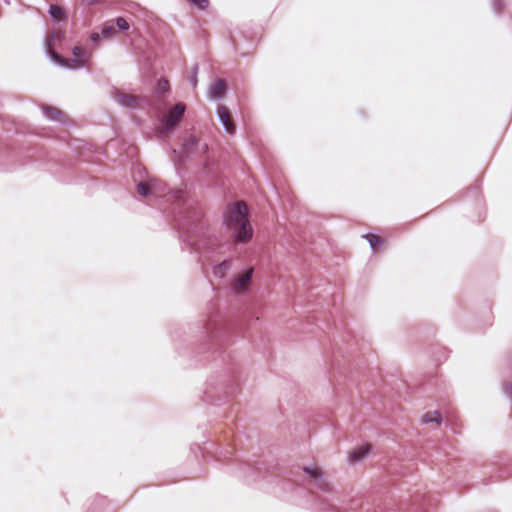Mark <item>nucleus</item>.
<instances>
[{"label": "nucleus", "mask_w": 512, "mask_h": 512, "mask_svg": "<svg viewBox=\"0 0 512 512\" xmlns=\"http://www.w3.org/2000/svg\"><path fill=\"white\" fill-rule=\"evenodd\" d=\"M227 227L233 231L237 242H248L253 235L252 227L248 220V208L243 201L235 203L225 215Z\"/></svg>", "instance_id": "f257e3e1"}, {"label": "nucleus", "mask_w": 512, "mask_h": 512, "mask_svg": "<svg viewBox=\"0 0 512 512\" xmlns=\"http://www.w3.org/2000/svg\"><path fill=\"white\" fill-rule=\"evenodd\" d=\"M60 39L61 34L59 32L54 31L49 34L47 38V46L51 57L60 65H64L70 68H78L83 66L86 61L84 58V56L86 55L85 49L80 46H75L72 51L74 58L70 60L66 59L53 50L54 42Z\"/></svg>", "instance_id": "f03ea898"}, {"label": "nucleus", "mask_w": 512, "mask_h": 512, "mask_svg": "<svg viewBox=\"0 0 512 512\" xmlns=\"http://www.w3.org/2000/svg\"><path fill=\"white\" fill-rule=\"evenodd\" d=\"M137 192L141 196L154 195L158 197L166 196V185L159 179H150L147 182H141L137 186Z\"/></svg>", "instance_id": "7ed1b4c3"}, {"label": "nucleus", "mask_w": 512, "mask_h": 512, "mask_svg": "<svg viewBox=\"0 0 512 512\" xmlns=\"http://www.w3.org/2000/svg\"><path fill=\"white\" fill-rule=\"evenodd\" d=\"M185 111V106L182 103H178L172 110L168 112L163 121L164 130L168 131L174 128L181 120Z\"/></svg>", "instance_id": "20e7f679"}, {"label": "nucleus", "mask_w": 512, "mask_h": 512, "mask_svg": "<svg viewBox=\"0 0 512 512\" xmlns=\"http://www.w3.org/2000/svg\"><path fill=\"white\" fill-rule=\"evenodd\" d=\"M253 275V269L250 268L243 274L239 275L232 283V287L236 293H242L247 290L251 278Z\"/></svg>", "instance_id": "39448f33"}, {"label": "nucleus", "mask_w": 512, "mask_h": 512, "mask_svg": "<svg viewBox=\"0 0 512 512\" xmlns=\"http://www.w3.org/2000/svg\"><path fill=\"white\" fill-rule=\"evenodd\" d=\"M217 112H218L219 119H220L221 123L223 124V126L225 127L226 131L230 134L234 133L235 132V124L232 120V117H231V114H230L228 108L225 106H219Z\"/></svg>", "instance_id": "423d86ee"}, {"label": "nucleus", "mask_w": 512, "mask_h": 512, "mask_svg": "<svg viewBox=\"0 0 512 512\" xmlns=\"http://www.w3.org/2000/svg\"><path fill=\"white\" fill-rule=\"evenodd\" d=\"M370 450H371L370 444H364V445L358 446L357 448L353 449L349 453V461L351 463H355V462L362 460L370 452Z\"/></svg>", "instance_id": "0eeeda50"}, {"label": "nucleus", "mask_w": 512, "mask_h": 512, "mask_svg": "<svg viewBox=\"0 0 512 512\" xmlns=\"http://www.w3.org/2000/svg\"><path fill=\"white\" fill-rule=\"evenodd\" d=\"M117 100L120 104L123 106L129 107V108H135L140 105V98L127 93H120L117 95Z\"/></svg>", "instance_id": "6e6552de"}, {"label": "nucleus", "mask_w": 512, "mask_h": 512, "mask_svg": "<svg viewBox=\"0 0 512 512\" xmlns=\"http://www.w3.org/2000/svg\"><path fill=\"white\" fill-rule=\"evenodd\" d=\"M226 92V82L224 80H217L211 86V96L215 99L221 98Z\"/></svg>", "instance_id": "1a4fd4ad"}, {"label": "nucleus", "mask_w": 512, "mask_h": 512, "mask_svg": "<svg viewBox=\"0 0 512 512\" xmlns=\"http://www.w3.org/2000/svg\"><path fill=\"white\" fill-rule=\"evenodd\" d=\"M441 421L442 417L439 411H429L422 417L423 423H436L437 425H440Z\"/></svg>", "instance_id": "9d476101"}, {"label": "nucleus", "mask_w": 512, "mask_h": 512, "mask_svg": "<svg viewBox=\"0 0 512 512\" xmlns=\"http://www.w3.org/2000/svg\"><path fill=\"white\" fill-rule=\"evenodd\" d=\"M49 12L51 17L56 21H62L66 18L64 9L57 4H51Z\"/></svg>", "instance_id": "9b49d317"}, {"label": "nucleus", "mask_w": 512, "mask_h": 512, "mask_svg": "<svg viewBox=\"0 0 512 512\" xmlns=\"http://www.w3.org/2000/svg\"><path fill=\"white\" fill-rule=\"evenodd\" d=\"M44 112L52 120L61 121L64 117V113L56 107L47 106L44 108Z\"/></svg>", "instance_id": "f8f14e48"}, {"label": "nucleus", "mask_w": 512, "mask_h": 512, "mask_svg": "<svg viewBox=\"0 0 512 512\" xmlns=\"http://www.w3.org/2000/svg\"><path fill=\"white\" fill-rule=\"evenodd\" d=\"M364 237L369 242L374 251H376L379 247H381L384 244L383 238L378 235L367 234Z\"/></svg>", "instance_id": "ddd939ff"}, {"label": "nucleus", "mask_w": 512, "mask_h": 512, "mask_svg": "<svg viewBox=\"0 0 512 512\" xmlns=\"http://www.w3.org/2000/svg\"><path fill=\"white\" fill-rule=\"evenodd\" d=\"M116 35V28L112 23H106L102 28V36L112 38Z\"/></svg>", "instance_id": "4468645a"}, {"label": "nucleus", "mask_w": 512, "mask_h": 512, "mask_svg": "<svg viewBox=\"0 0 512 512\" xmlns=\"http://www.w3.org/2000/svg\"><path fill=\"white\" fill-rule=\"evenodd\" d=\"M304 471L313 479H320L322 477V470L319 467H304Z\"/></svg>", "instance_id": "2eb2a0df"}, {"label": "nucleus", "mask_w": 512, "mask_h": 512, "mask_svg": "<svg viewBox=\"0 0 512 512\" xmlns=\"http://www.w3.org/2000/svg\"><path fill=\"white\" fill-rule=\"evenodd\" d=\"M116 26L120 29V30H127L129 29V24L128 22L126 21V19L122 18V17H119L116 19Z\"/></svg>", "instance_id": "dca6fc26"}, {"label": "nucleus", "mask_w": 512, "mask_h": 512, "mask_svg": "<svg viewBox=\"0 0 512 512\" xmlns=\"http://www.w3.org/2000/svg\"><path fill=\"white\" fill-rule=\"evenodd\" d=\"M158 89L162 92H166L169 89V82L165 79H161L158 82Z\"/></svg>", "instance_id": "f3484780"}, {"label": "nucleus", "mask_w": 512, "mask_h": 512, "mask_svg": "<svg viewBox=\"0 0 512 512\" xmlns=\"http://www.w3.org/2000/svg\"><path fill=\"white\" fill-rule=\"evenodd\" d=\"M194 3H195V4H197V6H198V8H199V9H205V8H206V6H207V4H208L209 2H202V1H199V2H194Z\"/></svg>", "instance_id": "a211bd4d"}, {"label": "nucleus", "mask_w": 512, "mask_h": 512, "mask_svg": "<svg viewBox=\"0 0 512 512\" xmlns=\"http://www.w3.org/2000/svg\"><path fill=\"white\" fill-rule=\"evenodd\" d=\"M99 39H100V34H98V33H93V34L91 35V40H92L93 42L97 43V42L99 41Z\"/></svg>", "instance_id": "6ab92c4d"}, {"label": "nucleus", "mask_w": 512, "mask_h": 512, "mask_svg": "<svg viewBox=\"0 0 512 512\" xmlns=\"http://www.w3.org/2000/svg\"><path fill=\"white\" fill-rule=\"evenodd\" d=\"M228 268V263L226 261L222 262L219 266H218V269H227Z\"/></svg>", "instance_id": "aec40b11"}, {"label": "nucleus", "mask_w": 512, "mask_h": 512, "mask_svg": "<svg viewBox=\"0 0 512 512\" xmlns=\"http://www.w3.org/2000/svg\"><path fill=\"white\" fill-rule=\"evenodd\" d=\"M173 197L175 199H179L181 197V192L180 191H176L174 194H173Z\"/></svg>", "instance_id": "412c9836"}]
</instances>
